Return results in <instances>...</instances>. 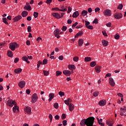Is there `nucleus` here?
<instances>
[{
	"label": "nucleus",
	"mask_w": 126,
	"mask_h": 126,
	"mask_svg": "<svg viewBox=\"0 0 126 126\" xmlns=\"http://www.w3.org/2000/svg\"><path fill=\"white\" fill-rule=\"evenodd\" d=\"M94 121H95V118H94V117H90L86 119H84L81 120L80 122V126H93Z\"/></svg>",
	"instance_id": "1"
},
{
	"label": "nucleus",
	"mask_w": 126,
	"mask_h": 126,
	"mask_svg": "<svg viewBox=\"0 0 126 126\" xmlns=\"http://www.w3.org/2000/svg\"><path fill=\"white\" fill-rule=\"evenodd\" d=\"M9 48L11 51H15L16 48H19V44L16 42H12L9 44Z\"/></svg>",
	"instance_id": "2"
},
{
	"label": "nucleus",
	"mask_w": 126,
	"mask_h": 126,
	"mask_svg": "<svg viewBox=\"0 0 126 126\" xmlns=\"http://www.w3.org/2000/svg\"><path fill=\"white\" fill-rule=\"evenodd\" d=\"M37 100H38V95H37V94L34 93L33 94V95H32L31 102L32 103L34 104V103H36Z\"/></svg>",
	"instance_id": "3"
},
{
	"label": "nucleus",
	"mask_w": 126,
	"mask_h": 126,
	"mask_svg": "<svg viewBox=\"0 0 126 126\" xmlns=\"http://www.w3.org/2000/svg\"><path fill=\"white\" fill-rule=\"evenodd\" d=\"M114 18L117 20L122 19V18H123V13L121 12H116L114 14Z\"/></svg>",
	"instance_id": "4"
},
{
	"label": "nucleus",
	"mask_w": 126,
	"mask_h": 126,
	"mask_svg": "<svg viewBox=\"0 0 126 126\" xmlns=\"http://www.w3.org/2000/svg\"><path fill=\"white\" fill-rule=\"evenodd\" d=\"M16 104V102L15 100H13L12 99H9L6 103L7 106L9 107H13L14 105Z\"/></svg>",
	"instance_id": "5"
},
{
	"label": "nucleus",
	"mask_w": 126,
	"mask_h": 126,
	"mask_svg": "<svg viewBox=\"0 0 126 126\" xmlns=\"http://www.w3.org/2000/svg\"><path fill=\"white\" fill-rule=\"evenodd\" d=\"M103 14L105 16H111L112 15V11L107 9L104 11Z\"/></svg>",
	"instance_id": "6"
},
{
	"label": "nucleus",
	"mask_w": 126,
	"mask_h": 126,
	"mask_svg": "<svg viewBox=\"0 0 126 126\" xmlns=\"http://www.w3.org/2000/svg\"><path fill=\"white\" fill-rule=\"evenodd\" d=\"M60 31L59 29H56V30L54 31V34L55 37H57V39H60L61 36L60 35Z\"/></svg>",
	"instance_id": "7"
},
{
	"label": "nucleus",
	"mask_w": 126,
	"mask_h": 126,
	"mask_svg": "<svg viewBox=\"0 0 126 126\" xmlns=\"http://www.w3.org/2000/svg\"><path fill=\"white\" fill-rule=\"evenodd\" d=\"M120 115L122 116H126V107L120 108Z\"/></svg>",
	"instance_id": "8"
},
{
	"label": "nucleus",
	"mask_w": 126,
	"mask_h": 126,
	"mask_svg": "<svg viewBox=\"0 0 126 126\" xmlns=\"http://www.w3.org/2000/svg\"><path fill=\"white\" fill-rule=\"evenodd\" d=\"M86 28L88 29H90V30H93L94 27L93 26L90 25V22H88V21H85Z\"/></svg>",
	"instance_id": "9"
},
{
	"label": "nucleus",
	"mask_w": 126,
	"mask_h": 126,
	"mask_svg": "<svg viewBox=\"0 0 126 126\" xmlns=\"http://www.w3.org/2000/svg\"><path fill=\"white\" fill-rule=\"evenodd\" d=\"M109 83L111 87H114L116 85V83H115L114 79H113L112 77H110L109 78Z\"/></svg>",
	"instance_id": "10"
},
{
	"label": "nucleus",
	"mask_w": 126,
	"mask_h": 126,
	"mask_svg": "<svg viewBox=\"0 0 126 126\" xmlns=\"http://www.w3.org/2000/svg\"><path fill=\"white\" fill-rule=\"evenodd\" d=\"M114 120L113 119H109L106 121V124L107 126H114Z\"/></svg>",
	"instance_id": "11"
},
{
	"label": "nucleus",
	"mask_w": 126,
	"mask_h": 126,
	"mask_svg": "<svg viewBox=\"0 0 126 126\" xmlns=\"http://www.w3.org/2000/svg\"><path fill=\"white\" fill-rule=\"evenodd\" d=\"M51 15L54 16L56 19H60V18H62L61 14L59 13H52Z\"/></svg>",
	"instance_id": "12"
},
{
	"label": "nucleus",
	"mask_w": 126,
	"mask_h": 126,
	"mask_svg": "<svg viewBox=\"0 0 126 126\" xmlns=\"http://www.w3.org/2000/svg\"><path fill=\"white\" fill-rule=\"evenodd\" d=\"M13 111L16 114H17L19 112V107L17 106V103L15 104L14 107H13Z\"/></svg>",
	"instance_id": "13"
},
{
	"label": "nucleus",
	"mask_w": 126,
	"mask_h": 126,
	"mask_svg": "<svg viewBox=\"0 0 126 126\" xmlns=\"http://www.w3.org/2000/svg\"><path fill=\"white\" fill-rule=\"evenodd\" d=\"M106 104H107V101H106L105 99H102L98 102V105H99V106H100L101 107L105 106Z\"/></svg>",
	"instance_id": "14"
},
{
	"label": "nucleus",
	"mask_w": 126,
	"mask_h": 126,
	"mask_svg": "<svg viewBox=\"0 0 126 126\" xmlns=\"http://www.w3.org/2000/svg\"><path fill=\"white\" fill-rule=\"evenodd\" d=\"M25 84H26V83L25 81H21L18 83V86L20 87V88H24L25 87Z\"/></svg>",
	"instance_id": "15"
},
{
	"label": "nucleus",
	"mask_w": 126,
	"mask_h": 126,
	"mask_svg": "<svg viewBox=\"0 0 126 126\" xmlns=\"http://www.w3.org/2000/svg\"><path fill=\"white\" fill-rule=\"evenodd\" d=\"M68 68L70 70H72V73H73V70H74V69L76 68V67H75V65L73 64H69L68 65Z\"/></svg>",
	"instance_id": "16"
},
{
	"label": "nucleus",
	"mask_w": 126,
	"mask_h": 126,
	"mask_svg": "<svg viewBox=\"0 0 126 126\" xmlns=\"http://www.w3.org/2000/svg\"><path fill=\"white\" fill-rule=\"evenodd\" d=\"M21 19H22V17L21 15H18L14 18L13 21L14 22H17V21H19Z\"/></svg>",
	"instance_id": "17"
},
{
	"label": "nucleus",
	"mask_w": 126,
	"mask_h": 126,
	"mask_svg": "<svg viewBox=\"0 0 126 126\" xmlns=\"http://www.w3.org/2000/svg\"><path fill=\"white\" fill-rule=\"evenodd\" d=\"M101 68H102V67L99 65L96 66L94 67V69L96 73H100V72H101Z\"/></svg>",
	"instance_id": "18"
},
{
	"label": "nucleus",
	"mask_w": 126,
	"mask_h": 126,
	"mask_svg": "<svg viewBox=\"0 0 126 126\" xmlns=\"http://www.w3.org/2000/svg\"><path fill=\"white\" fill-rule=\"evenodd\" d=\"M63 73L64 75H66V76H70L71 73L70 72V71L68 70H64L63 71Z\"/></svg>",
	"instance_id": "19"
},
{
	"label": "nucleus",
	"mask_w": 126,
	"mask_h": 126,
	"mask_svg": "<svg viewBox=\"0 0 126 126\" xmlns=\"http://www.w3.org/2000/svg\"><path fill=\"white\" fill-rule=\"evenodd\" d=\"M68 106V109L70 112H72V111L74 110V104L73 103H70Z\"/></svg>",
	"instance_id": "20"
},
{
	"label": "nucleus",
	"mask_w": 126,
	"mask_h": 126,
	"mask_svg": "<svg viewBox=\"0 0 126 126\" xmlns=\"http://www.w3.org/2000/svg\"><path fill=\"white\" fill-rule=\"evenodd\" d=\"M83 35V31H80L75 36L74 38H78V37H81Z\"/></svg>",
	"instance_id": "21"
},
{
	"label": "nucleus",
	"mask_w": 126,
	"mask_h": 126,
	"mask_svg": "<svg viewBox=\"0 0 126 126\" xmlns=\"http://www.w3.org/2000/svg\"><path fill=\"white\" fill-rule=\"evenodd\" d=\"M49 98L48 99V101L49 102H51V101H52V100L54 98H55V94H54V93H50L49 94Z\"/></svg>",
	"instance_id": "22"
},
{
	"label": "nucleus",
	"mask_w": 126,
	"mask_h": 126,
	"mask_svg": "<svg viewBox=\"0 0 126 126\" xmlns=\"http://www.w3.org/2000/svg\"><path fill=\"white\" fill-rule=\"evenodd\" d=\"M79 47H81L84 43V40L82 38H80L78 41Z\"/></svg>",
	"instance_id": "23"
},
{
	"label": "nucleus",
	"mask_w": 126,
	"mask_h": 126,
	"mask_svg": "<svg viewBox=\"0 0 126 126\" xmlns=\"http://www.w3.org/2000/svg\"><path fill=\"white\" fill-rule=\"evenodd\" d=\"M25 112L27 113V114H29V115H31V108L29 107H26L25 109Z\"/></svg>",
	"instance_id": "24"
},
{
	"label": "nucleus",
	"mask_w": 126,
	"mask_h": 126,
	"mask_svg": "<svg viewBox=\"0 0 126 126\" xmlns=\"http://www.w3.org/2000/svg\"><path fill=\"white\" fill-rule=\"evenodd\" d=\"M79 15V12H78V11H76L73 13L72 15V17H73V18H76L78 17Z\"/></svg>",
	"instance_id": "25"
},
{
	"label": "nucleus",
	"mask_w": 126,
	"mask_h": 126,
	"mask_svg": "<svg viewBox=\"0 0 126 126\" xmlns=\"http://www.w3.org/2000/svg\"><path fill=\"white\" fill-rule=\"evenodd\" d=\"M102 44L104 47H107L109 44V42L106 40L103 39L102 40Z\"/></svg>",
	"instance_id": "26"
},
{
	"label": "nucleus",
	"mask_w": 126,
	"mask_h": 126,
	"mask_svg": "<svg viewBox=\"0 0 126 126\" xmlns=\"http://www.w3.org/2000/svg\"><path fill=\"white\" fill-rule=\"evenodd\" d=\"M22 72V69L20 68H16V69H15L14 70L15 73L19 74V73H21V72Z\"/></svg>",
	"instance_id": "27"
},
{
	"label": "nucleus",
	"mask_w": 126,
	"mask_h": 126,
	"mask_svg": "<svg viewBox=\"0 0 126 126\" xmlns=\"http://www.w3.org/2000/svg\"><path fill=\"white\" fill-rule=\"evenodd\" d=\"M22 17H26L28 15V12L27 11H23L21 13Z\"/></svg>",
	"instance_id": "28"
},
{
	"label": "nucleus",
	"mask_w": 126,
	"mask_h": 126,
	"mask_svg": "<svg viewBox=\"0 0 126 126\" xmlns=\"http://www.w3.org/2000/svg\"><path fill=\"white\" fill-rule=\"evenodd\" d=\"M7 56L9 58H13V53H12V51L9 50L7 52Z\"/></svg>",
	"instance_id": "29"
},
{
	"label": "nucleus",
	"mask_w": 126,
	"mask_h": 126,
	"mask_svg": "<svg viewBox=\"0 0 126 126\" xmlns=\"http://www.w3.org/2000/svg\"><path fill=\"white\" fill-rule=\"evenodd\" d=\"M22 60L24 61V62H27L28 63H30V62L28 61V58L27 57V56L23 57Z\"/></svg>",
	"instance_id": "30"
},
{
	"label": "nucleus",
	"mask_w": 126,
	"mask_h": 126,
	"mask_svg": "<svg viewBox=\"0 0 126 126\" xmlns=\"http://www.w3.org/2000/svg\"><path fill=\"white\" fill-rule=\"evenodd\" d=\"M91 57H87L85 58V62H86V63H88V62H91Z\"/></svg>",
	"instance_id": "31"
},
{
	"label": "nucleus",
	"mask_w": 126,
	"mask_h": 126,
	"mask_svg": "<svg viewBox=\"0 0 126 126\" xmlns=\"http://www.w3.org/2000/svg\"><path fill=\"white\" fill-rule=\"evenodd\" d=\"M96 64L97 63H96V62L95 61L92 62L90 63V66H91V67H94V66H95V65H96Z\"/></svg>",
	"instance_id": "32"
},
{
	"label": "nucleus",
	"mask_w": 126,
	"mask_h": 126,
	"mask_svg": "<svg viewBox=\"0 0 126 126\" xmlns=\"http://www.w3.org/2000/svg\"><path fill=\"white\" fill-rule=\"evenodd\" d=\"M123 7H124V5H123V4H119L117 7V9H120V10H122V9H123Z\"/></svg>",
	"instance_id": "33"
},
{
	"label": "nucleus",
	"mask_w": 126,
	"mask_h": 126,
	"mask_svg": "<svg viewBox=\"0 0 126 126\" xmlns=\"http://www.w3.org/2000/svg\"><path fill=\"white\" fill-rule=\"evenodd\" d=\"M81 13L82 15L85 16V15H87V14H88V12L87 10H84L82 11Z\"/></svg>",
	"instance_id": "34"
},
{
	"label": "nucleus",
	"mask_w": 126,
	"mask_h": 126,
	"mask_svg": "<svg viewBox=\"0 0 126 126\" xmlns=\"http://www.w3.org/2000/svg\"><path fill=\"white\" fill-rule=\"evenodd\" d=\"M79 60V58L77 56H75L73 58V61L74 62H75L76 63H77V62H78Z\"/></svg>",
	"instance_id": "35"
},
{
	"label": "nucleus",
	"mask_w": 126,
	"mask_h": 126,
	"mask_svg": "<svg viewBox=\"0 0 126 126\" xmlns=\"http://www.w3.org/2000/svg\"><path fill=\"white\" fill-rule=\"evenodd\" d=\"M99 95V92L98 91H96L94 92L93 96L94 97H97Z\"/></svg>",
	"instance_id": "36"
},
{
	"label": "nucleus",
	"mask_w": 126,
	"mask_h": 126,
	"mask_svg": "<svg viewBox=\"0 0 126 126\" xmlns=\"http://www.w3.org/2000/svg\"><path fill=\"white\" fill-rule=\"evenodd\" d=\"M2 22H3V23H4L5 24H6L7 25H8V22H7L6 18H2Z\"/></svg>",
	"instance_id": "37"
},
{
	"label": "nucleus",
	"mask_w": 126,
	"mask_h": 126,
	"mask_svg": "<svg viewBox=\"0 0 126 126\" xmlns=\"http://www.w3.org/2000/svg\"><path fill=\"white\" fill-rule=\"evenodd\" d=\"M43 74L45 76H48V75L50 74V73L49 72V71L43 70Z\"/></svg>",
	"instance_id": "38"
},
{
	"label": "nucleus",
	"mask_w": 126,
	"mask_h": 126,
	"mask_svg": "<svg viewBox=\"0 0 126 126\" xmlns=\"http://www.w3.org/2000/svg\"><path fill=\"white\" fill-rule=\"evenodd\" d=\"M63 72L61 71H56V76H60V75H62V74Z\"/></svg>",
	"instance_id": "39"
},
{
	"label": "nucleus",
	"mask_w": 126,
	"mask_h": 126,
	"mask_svg": "<svg viewBox=\"0 0 126 126\" xmlns=\"http://www.w3.org/2000/svg\"><path fill=\"white\" fill-rule=\"evenodd\" d=\"M115 39L116 40H119L120 39V34L119 33H117L114 35Z\"/></svg>",
	"instance_id": "40"
},
{
	"label": "nucleus",
	"mask_w": 126,
	"mask_h": 126,
	"mask_svg": "<svg viewBox=\"0 0 126 126\" xmlns=\"http://www.w3.org/2000/svg\"><path fill=\"white\" fill-rule=\"evenodd\" d=\"M61 118L62 120H65V119L66 118V115L64 113H63L62 115Z\"/></svg>",
	"instance_id": "41"
},
{
	"label": "nucleus",
	"mask_w": 126,
	"mask_h": 126,
	"mask_svg": "<svg viewBox=\"0 0 126 126\" xmlns=\"http://www.w3.org/2000/svg\"><path fill=\"white\" fill-rule=\"evenodd\" d=\"M24 9H25V10H28L29 11L31 10V7H27V6H25L24 7Z\"/></svg>",
	"instance_id": "42"
},
{
	"label": "nucleus",
	"mask_w": 126,
	"mask_h": 126,
	"mask_svg": "<svg viewBox=\"0 0 126 126\" xmlns=\"http://www.w3.org/2000/svg\"><path fill=\"white\" fill-rule=\"evenodd\" d=\"M41 64H42V61H38V63L37 64V70H39V67H40V65H41Z\"/></svg>",
	"instance_id": "43"
},
{
	"label": "nucleus",
	"mask_w": 126,
	"mask_h": 126,
	"mask_svg": "<svg viewBox=\"0 0 126 126\" xmlns=\"http://www.w3.org/2000/svg\"><path fill=\"white\" fill-rule=\"evenodd\" d=\"M38 14H39L38 12H34V13H33V16H34V18H37V17H38Z\"/></svg>",
	"instance_id": "44"
},
{
	"label": "nucleus",
	"mask_w": 126,
	"mask_h": 126,
	"mask_svg": "<svg viewBox=\"0 0 126 126\" xmlns=\"http://www.w3.org/2000/svg\"><path fill=\"white\" fill-rule=\"evenodd\" d=\"M54 107L55 109H59V103L56 102L54 104Z\"/></svg>",
	"instance_id": "45"
},
{
	"label": "nucleus",
	"mask_w": 126,
	"mask_h": 126,
	"mask_svg": "<svg viewBox=\"0 0 126 126\" xmlns=\"http://www.w3.org/2000/svg\"><path fill=\"white\" fill-rule=\"evenodd\" d=\"M78 25V23L77 22H75L74 24H73L72 26V29H74L75 27Z\"/></svg>",
	"instance_id": "46"
},
{
	"label": "nucleus",
	"mask_w": 126,
	"mask_h": 126,
	"mask_svg": "<svg viewBox=\"0 0 126 126\" xmlns=\"http://www.w3.org/2000/svg\"><path fill=\"white\" fill-rule=\"evenodd\" d=\"M42 63L43 64H47V63H48V59H44Z\"/></svg>",
	"instance_id": "47"
},
{
	"label": "nucleus",
	"mask_w": 126,
	"mask_h": 126,
	"mask_svg": "<svg viewBox=\"0 0 126 126\" xmlns=\"http://www.w3.org/2000/svg\"><path fill=\"white\" fill-rule=\"evenodd\" d=\"M98 19H95L94 21H93V23L94 24H98Z\"/></svg>",
	"instance_id": "48"
},
{
	"label": "nucleus",
	"mask_w": 126,
	"mask_h": 126,
	"mask_svg": "<svg viewBox=\"0 0 126 126\" xmlns=\"http://www.w3.org/2000/svg\"><path fill=\"white\" fill-rule=\"evenodd\" d=\"M52 10H53V11L56 10V11H60V9L58 7L52 8Z\"/></svg>",
	"instance_id": "49"
},
{
	"label": "nucleus",
	"mask_w": 126,
	"mask_h": 126,
	"mask_svg": "<svg viewBox=\"0 0 126 126\" xmlns=\"http://www.w3.org/2000/svg\"><path fill=\"white\" fill-rule=\"evenodd\" d=\"M63 125L64 126H66V125H67V121L66 120H63L62 122Z\"/></svg>",
	"instance_id": "50"
},
{
	"label": "nucleus",
	"mask_w": 126,
	"mask_h": 126,
	"mask_svg": "<svg viewBox=\"0 0 126 126\" xmlns=\"http://www.w3.org/2000/svg\"><path fill=\"white\" fill-rule=\"evenodd\" d=\"M59 94L61 96V97H63V96H64V93L61 91L59 93Z\"/></svg>",
	"instance_id": "51"
},
{
	"label": "nucleus",
	"mask_w": 126,
	"mask_h": 126,
	"mask_svg": "<svg viewBox=\"0 0 126 126\" xmlns=\"http://www.w3.org/2000/svg\"><path fill=\"white\" fill-rule=\"evenodd\" d=\"M19 62V58H15L14 61V62L15 63H17Z\"/></svg>",
	"instance_id": "52"
},
{
	"label": "nucleus",
	"mask_w": 126,
	"mask_h": 126,
	"mask_svg": "<svg viewBox=\"0 0 126 126\" xmlns=\"http://www.w3.org/2000/svg\"><path fill=\"white\" fill-rule=\"evenodd\" d=\"M71 10H72V8L70 7L69 6L68 7V11H67V13H70V12H71Z\"/></svg>",
	"instance_id": "53"
},
{
	"label": "nucleus",
	"mask_w": 126,
	"mask_h": 126,
	"mask_svg": "<svg viewBox=\"0 0 126 126\" xmlns=\"http://www.w3.org/2000/svg\"><path fill=\"white\" fill-rule=\"evenodd\" d=\"M67 27L66 26H63L62 29V31H66Z\"/></svg>",
	"instance_id": "54"
},
{
	"label": "nucleus",
	"mask_w": 126,
	"mask_h": 126,
	"mask_svg": "<svg viewBox=\"0 0 126 126\" xmlns=\"http://www.w3.org/2000/svg\"><path fill=\"white\" fill-rule=\"evenodd\" d=\"M107 27H112V23L109 22L106 24Z\"/></svg>",
	"instance_id": "55"
},
{
	"label": "nucleus",
	"mask_w": 126,
	"mask_h": 126,
	"mask_svg": "<svg viewBox=\"0 0 126 126\" xmlns=\"http://www.w3.org/2000/svg\"><path fill=\"white\" fill-rule=\"evenodd\" d=\"M102 32L103 36H105V37H108V35L107 34V32H106V31H103Z\"/></svg>",
	"instance_id": "56"
},
{
	"label": "nucleus",
	"mask_w": 126,
	"mask_h": 126,
	"mask_svg": "<svg viewBox=\"0 0 126 126\" xmlns=\"http://www.w3.org/2000/svg\"><path fill=\"white\" fill-rule=\"evenodd\" d=\"M28 32H32V30L31 29V27L30 26H29L28 27Z\"/></svg>",
	"instance_id": "57"
},
{
	"label": "nucleus",
	"mask_w": 126,
	"mask_h": 126,
	"mask_svg": "<svg viewBox=\"0 0 126 126\" xmlns=\"http://www.w3.org/2000/svg\"><path fill=\"white\" fill-rule=\"evenodd\" d=\"M49 118L50 120V123H52V121L53 120V115L52 114H50L49 116Z\"/></svg>",
	"instance_id": "58"
},
{
	"label": "nucleus",
	"mask_w": 126,
	"mask_h": 126,
	"mask_svg": "<svg viewBox=\"0 0 126 126\" xmlns=\"http://www.w3.org/2000/svg\"><path fill=\"white\" fill-rule=\"evenodd\" d=\"M41 40H42V38L40 36H38L36 39V41L38 43H40V41H41Z\"/></svg>",
	"instance_id": "59"
},
{
	"label": "nucleus",
	"mask_w": 126,
	"mask_h": 126,
	"mask_svg": "<svg viewBox=\"0 0 126 126\" xmlns=\"http://www.w3.org/2000/svg\"><path fill=\"white\" fill-rule=\"evenodd\" d=\"M64 102L65 103V104L66 105H67V106H68V105L70 104V103H69L68 102V100H67V99L64 100Z\"/></svg>",
	"instance_id": "60"
},
{
	"label": "nucleus",
	"mask_w": 126,
	"mask_h": 126,
	"mask_svg": "<svg viewBox=\"0 0 126 126\" xmlns=\"http://www.w3.org/2000/svg\"><path fill=\"white\" fill-rule=\"evenodd\" d=\"M52 1H53V0H47L46 1V3H47L48 4H50V3H51V2H52Z\"/></svg>",
	"instance_id": "61"
},
{
	"label": "nucleus",
	"mask_w": 126,
	"mask_h": 126,
	"mask_svg": "<svg viewBox=\"0 0 126 126\" xmlns=\"http://www.w3.org/2000/svg\"><path fill=\"white\" fill-rule=\"evenodd\" d=\"M95 12H98V11H100V8L99 7H96L94 9Z\"/></svg>",
	"instance_id": "62"
},
{
	"label": "nucleus",
	"mask_w": 126,
	"mask_h": 126,
	"mask_svg": "<svg viewBox=\"0 0 126 126\" xmlns=\"http://www.w3.org/2000/svg\"><path fill=\"white\" fill-rule=\"evenodd\" d=\"M58 59H59V60H60V61H63V56H60L59 57Z\"/></svg>",
	"instance_id": "63"
},
{
	"label": "nucleus",
	"mask_w": 126,
	"mask_h": 126,
	"mask_svg": "<svg viewBox=\"0 0 126 126\" xmlns=\"http://www.w3.org/2000/svg\"><path fill=\"white\" fill-rule=\"evenodd\" d=\"M88 11L89 13H91L92 12V8L90 7L88 9Z\"/></svg>",
	"instance_id": "64"
}]
</instances>
